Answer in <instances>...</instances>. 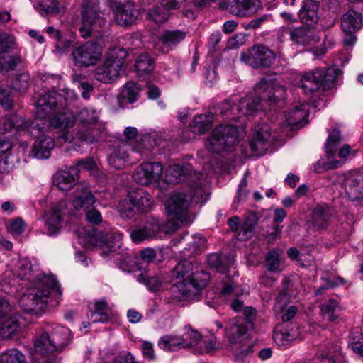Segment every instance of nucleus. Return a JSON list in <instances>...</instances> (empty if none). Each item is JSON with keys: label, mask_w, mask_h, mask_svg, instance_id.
<instances>
[{"label": "nucleus", "mask_w": 363, "mask_h": 363, "mask_svg": "<svg viewBox=\"0 0 363 363\" xmlns=\"http://www.w3.org/2000/svg\"><path fill=\"white\" fill-rule=\"evenodd\" d=\"M193 264L189 260H182L172 269V276L177 279L172 285L171 290L173 292L178 291L186 298L199 294L206 286L210 275L204 271L192 272Z\"/></svg>", "instance_id": "20e7f679"}, {"label": "nucleus", "mask_w": 363, "mask_h": 363, "mask_svg": "<svg viewBox=\"0 0 363 363\" xmlns=\"http://www.w3.org/2000/svg\"><path fill=\"white\" fill-rule=\"evenodd\" d=\"M87 240L91 245L99 250L102 256L108 255L109 252L116 250L122 245V236L119 233H108L104 235L101 232L92 230L86 234Z\"/></svg>", "instance_id": "4468645a"}, {"label": "nucleus", "mask_w": 363, "mask_h": 363, "mask_svg": "<svg viewBox=\"0 0 363 363\" xmlns=\"http://www.w3.org/2000/svg\"><path fill=\"white\" fill-rule=\"evenodd\" d=\"M32 271V264L28 258L19 259L15 266V272L21 279H28Z\"/></svg>", "instance_id": "603ef678"}, {"label": "nucleus", "mask_w": 363, "mask_h": 363, "mask_svg": "<svg viewBox=\"0 0 363 363\" xmlns=\"http://www.w3.org/2000/svg\"><path fill=\"white\" fill-rule=\"evenodd\" d=\"M179 224L174 221H167L164 223L156 218H148L145 223L135 228L130 233L132 240L140 243L145 240L155 238L159 233L163 231L166 233H172L178 229Z\"/></svg>", "instance_id": "9d476101"}, {"label": "nucleus", "mask_w": 363, "mask_h": 363, "mask_svg": "<svg viewBox=\"0 0 363 363\" xmlns=\"http://www.w3.org/2000/svg\"><path fill=\"white\" fill-rule=\"evenodd\" d=\"M99 113L94 108L85 107L79 111L74 116V123L77 122L78 127H90L101 124L99 121Z\"/></svg>", "instance_id": "7c9ffc66"}, {"label": "nucleus", "mask_w": 363, "mask_h": 363, "mask_svg": "<svg viewBox=\"0 0 363 363\" xmlns=\"http://www.w3.org/2000/svg\"><path fill=\"white\" fill-rule=\"evenodd\" d=\"M339 301L337 296L330 295L320 305L321 314L329 321H334L338 317Z\"/></svg>", "instance_id": "4c0bfd02"}, {"label": "nucleus", "mask_w": 363, "mask_h": 363, "mask_svg": "<svg viewBox=\"0 0 363 363\" xmlns=\"http://www.w3.org/2000/svg\"><path fill=\"white\" fill-rule=\"evenodd\" d=\"M16 48L13 36L3 33L0 35V54L5 53Z\"/></svg>", "instance_id": "bf43d9fd"}, {"label": "nucleus", "mask_w": 363, "mask_h": 363, "mask_svg": "<svg viewBox=\"0 0 363 363\" xmlns=\"http://www.w3.org/2000/svg\"><path fill=\"white\" fill-rule=\"evenodd\" d=\"M298 335L296 328H289L284 325L275 328L273 340L279 347H286L290 345Z\"/></svg>", "instance_id": "c756f323"}, {"label": "nucleus", "mask_w": 363, "mask_h": 363, "mask_svg": "<svg viewBox=\"0 0 363 363\" xmlns=\"http://www.w3.org/2000/svg\"><path fill=\"white\" fill-rule=\"evenodd\" d=\"M75 196L72 205L77 211H86L94 206L97 199L93 194L89 186L86 183L78 184L74 191Z\"/></svg>", "instance_id": "412c9836"}, {"label": "nucleus", "mask_w": 363, "mask_h": 363, "mask_svg": "<svg viewBox=\"0 0 363 363\" xmlns=\"http://www.w3.org/2000/svg\"><path fill=\"white\" fill-rule=\"evenodd\" d=\"M0 105L5 109H10L13 107L11 89L8 87L0 88Z\"/></svg>", "instance_id": "052dcab7"}, {"label": "nucleus", "mask_w": 363, "mask_h": 363, "mask_svg": "<svg viewBox=\"0 0 363 363\" xmlns=\"http://www.w3.org/2000/svg\"><path fill=\"white\" fill-rule=\"evenodd\" d=\"M257 225V218L255 215L248 216L244 223H242L239 235H241V239L247 240L254 231Z\"/></svg>", "instance_id": "5fc2aeb1"}, {"label": "nucleus", "mask_w": 363, "mask_h": 363, "mask_svg": "<svg viewBox=\"0 0 363 363\" xmlns=\"http://www.w3.org/2000/svg\"><path fill=\"white\" fill-rule=\"evenodd\" d=\"M0 363H26V357L17 349H9L0 355Z\"/></svg>", "instance_id": "49530a36"}, {"label": "nucleus", "mask_w": 363, "mask_h": 363, "mask_svg": "<svg viewBox=\"0 0 363 363\" xmlns=\"http://www.w3.org/2000/svg\"><path fill=\"white\" fill-rule=\"evenodd\" d=\"M112 363H138V362L130 352L123 351L113 358Z\"/></svg>", "instance_id": "338daca9"}, {"label": "nucleus", "mask_w": 363, "mask_h": 363, "mask_svg": "<svg viewBox=\"0 0 363 363\" xmlns=\"http://www.w3.org/2000/svg\"><path fill=\"white\" fill-rule=\"evenodd\" d=\"M140 88L133 81L127 82L121 91V97L130 104L136 101L139 97Z\"/></svg>", "instance_id": "79ce46f5"}, {"label": "nucleus", "mask_w": 363, "mask_h": 363, "mask_svg": "<svg viewBox=\"0 0 363 363\" xmlns=\"http://www.w3.org/2000/svg\"><path fill=\"white\" fill-rule=\"evenodd\" d=\"M247 330L245 322L242 319L233 318L229 320L225 333L229 341L232 344H235L239 342Z\"/></svg>", "instance_id": "72a5a7b5"}, {"label": "nucleus", "mask_w": 363, "mask_h": 363, "mask_svg": "<svg viewBox=\"0 0 363 363\" xmlns=\"http://www.w3.org/2000/svg\"><path fill=\"white\" fill-rule=\"evenodd\" d=\"M158 346L164 350L174 351L177 347H182L181 337L164 335L160 339Z\"/></svg>", "instance_id": "8fccbe9b"}, {"label": "nucleus", "mask_w": 363, "mask_h": 363, "mask_svg": "<svg viewBox=\"0 0 363 363\" xmlns=\"http://www.w3.org/2000/svg\"><path fill=\"white\" fill-rule=\"evenodd\" d=\"M77 99L76 93L69 89H63L57 93L50 91L41 95L36 102V114L39 118H53L61 115L73 116L66 109Z\"/></svg>", "instance_id": "39448f33"}, {"label": "nucleus", "mask_w": 363, "mask_h": 363, "mask_svg": "<svg viewBox=\"0 0 363 363\" xmlns=\"http://www.w3.org/2000/svg\"><path fill=\"white\" fill-rule=\"evenodd\" d=\"M266 267L269 271L275 272L279 267V255L275 251H270L266 257Z\"/></svg>", "instance_id": "680f3d73"}, {"label": "nucleus", "mask_w": 363, "mask_h": 363, "mask_svg": "<svg viewBox=\"0 0 363 363\" xmlns=\"http://www.w3.org/2000/svg\"><path fill=\"white\" fill-rule=\"evenodd\" d=\"M187 32L184 30H164L158 37V42L162 45V52H168L174 49L186 37Z\"/></svg>", "instance_id": "4be33fe9"}, {"label": "nucleus", "mask_w": 363, "mask_h": 363, "mask_svg": "<svg viewBox=\"0 0 363 363\" xmlns=\"http://www.w3.org/2000/svg\"><path fill=\"white\" fill-rule=\"evenodd\" d=\"M104 125L101 124L94 125L90 127H78L73 139L77 140L86 143L92 144L97 143L104 135ZM71 138V142L72 138Z\"/></svg>", "instance_id": "5701e85b"}, {"label": "nucleus", "mask_w": 363, "mask_h": 363, "mask_svg": "<svg viewBox=\"0 0 363 363\" xmlns=\"http://www.w3.org/2000/svg\"><path fill=\"white\" fill-rule=\"evenodd\" d=\"M118 210L122 217L131 218L137 213H139L138 209L133 201H130V194L129 193L127 197L122 200L118 204Z\"/></svg>", "instance_id": "de8ad7c7"}, {"label": "nucleus", "mask_w": 363, "mask_h": 363, "mask_svg": "<svg viewBox=\"0 0 363 363\" xmlns=\"http://www.w3.org/2000/svg\"><path fill=\"white\" fill-rule=\"evenodd\" d=\"M169 10H166L165 8H162L160 6H155L152 9L149 10L148 16L152 19L156 24L162 25L165 23L169 18Z\"/></svg>", "instance_id": "864d4df0"}, {"label": "nucleus", "mask_w": 363, "mask_h": 363, "mask_svg": "<svg viewBox=\"0 0 363 363\" xmlns=\"http://www.w3.org/2000/svg\"><path fill=\"white\" fill-rule=\"evenodd\" d=\"M79 177V170L76 167H69L66 170L58 172L54 183L62 191H69Z\"/></svg>", "instance_id": "b1692460"}, {"label": "nucleus", "mask_w": 363, "mask_h": 363, "mask_svg": "<svg viewBox=\"0 0 363 363\" xmlns=\"http://www.w3.org/2000/svg\"><path fill=\"white\" fill-rule=\"evenodd\" d=\"M137 281L145 285L151 291H159L162 285V279L157 276H149L147 273H141L137 276Z\"/></svg>", "instance_id": "37998d69"}, {"label": "nucleus", "mask_w": 363, "mask_h": 363, "mask_svg": "<svg viewBox=\"0 0 363 363\" xmlns=\"http://www.w3.org/2000/svg\"><path fill=\"white\" fill-rule=\"evenodd\" d=\"M46 33L52 36L54 39L57 40L56 43V50H58L60 53H62L67 50V49L69 47L70 41L66 40L65 42L62 40L61 33L56 30L53 26H49L46 28Z\"/></svg>", "instance_id": "6e6d98bb"}, {"label": "nucleus", "mask_w": 363, "mask_h": 363, "mask_svg": "<svg viewBox=\"0 0 363 363\" xmlns=\"http://www.w3.org/2000/svg\"><path fill=\"white\" fill-rule=\"evenodd\" d=\"M180 337L182 347H195L198 344L201 334L191 327L186 326L184 328V333Z\"/></svg>", "instance_id": "a18cd8bd"}, {"label": "nucleus", "mask_w": 363, "mask_h": 363, "mask_svg": "<svg viewBox=\"0 0 363 363\" xmlns=\"http://www.w3.org/2000/svg\"><path fill=\"white\" fill-rule=\"evenodd\" d=\"M160 141L161 138L157 133H147L141 135L140 140L137 141L133 150L140 155H145L158 145Z\"/></svg>", "instance_id": "c85d7f7f"}, {"label": "nucleus", "mask_w": 363, "mask_h": 363, "mask_svg": "<svg viewBox=\"0 0 363 363\" xmlns=\"http://www.w3.org/2000/svg\"><path fill=\"white\" fill-rule=\"evenodd\" d=\"M114 12L116 23L121 26H127L135 22L138 16V11L133 2L128 0H108Z\"/></svg>", "instance_id": "2eb2a0df"}, {"label": "nucleus", "mask_w": 363, "mask_h": 363, "mask_svg": "<svg viewBox=\"0 0 363 363\" xmlns=\"http://www.w3.org/2000/svg\"><path fill=\"white\" fill-rule=\"evenodd\" d=\"M227 9L233 15L244 16L255 11L253 0H228Z\"/></svg>", "instance_id": "c9c22d12"}, {"label": "nucleus", "mask_w": 363, "mask_h": 363, "mask_svg": "<svg viewBox=\"0 0 363 363\" xmlns=\"http://www.w3.org/2000/svg\"><path fill=\"white\" fill-rule=\"evenodd\" d=\"M271 138L270 127L262 123L255 128L252 138L250 142V149L257 155H263L268 148Z\"/></svg>", "instance_id": "aec40b11"}, {"label": "nucleus", "mask_w": 363, "mask_h": 363, "mask_svg": "<svg viewBox=\"0 0 363 363\" xmlns=\"http://www.w3.org/2000/svg\"><path fill=\"white\" fill-rule=\"evenodd\" d=\"M330 216V210L329 208L317 206L313 213V222L316 227L324 228L326 227Z\"/></svg>", "instance_id": "c03bdc74"}, {"label": "nucleus", "mask_w": 363, "mask_h": 363, "mask_svg": "<svg viewBox=\"0 0 363 363\" xmlns=\"http://www.w3.org/2000/svg\"><path fill=\"white\" fill-rule=\"evenodd\" d=\"M72 55L77 67H89L100 60L102 48L96 42L88 41L74 48Z\"/></svg>", "instance_id": "ddd939ff"}, {"label": "nucleus", "mask_w": 363, "mask_h": 363, "mask_svg": "<svg viewBox=\"0 0 363 363\" xmlns=\"http://www.w3.org/2000/svg\"><path fill=\"white\" fill-rule=\"evenodd\" d=\"M354 339L355 341L351 345V349L357 355L363 359V335L359 333Z\"/></svg>", "instance_id": "774afa93"}, {"label": "nucleus", "mask_w": 363, "mask_h": 363, "mask_svg": "<svg viewBox=\"0 0 363 363\" xmlns=\"http://www.w3.org/2000/svg\"><path fill=\"white\" fill-rule=\"evenodd\" d=\"M92 323H104L108 319V304L104 299L96 301L94 310L91 311L89 315Z\"/></svg>", "instance_id": "ea45409f"}, {"label": "nucleus", "mask_w": 363, "mask_h": 363, "mask_svg": "<svg viewBox=\"0 0 363 363\" xmlns=\"http://www.w3.org/2000/svg\"><path fill=\"white\" fill-rule=\"evenodd\" d=\"M340 71L334 66L325 69H315L304 73L300 80L301 87L306 95H310L320 89L321 86L333 84Z\"/></svg>", "instance_id": "1a4fd4ad"}, {"label": "nucleus", "mask_w": 363, "mask_h": 363, "mask_svg": "<svg viewBox=\"0 0 363 363\" xmlns=\"http://www.w3.org/2000/svg\"><path fill=\"white\" fill-rule=\"evenodd\" d=\"M21 62V58L17 56H11L9 57L0 58V72L6 73L13 70Z\"/></svg>", "instance_id": "13d9d810"}, {"label": "nucleus", "mask_w": 363, "mask_h": 363, "mask_svg": "<svg viewBox=\"0 0 363 363\" xmlns=\"http://www.w3.org/2000/svg\"><path fill=\"white\" fill-rule=\"evenodd\" d=\"M286 96V89L275 79L263 78L255 86V94L241 99L236 106V111L240 116L252 115L261 108V101H267L269 105L275 104Z\"/></svg>", "instance_id": "7ed1b4c3"}, {"label": "nucleus", "mask_w": 363, "mask_h": 363, "mask_svg": "<svg viewBox=\"0 0 363 363\" xmlns=\"http://www.w3.org/2000/svg\"><path fill=\"white\" fill-rule=\"evenodd\" d=\"M319 5L313 0H306L299 11V16L306 24L315 23L318 20Z\"/></svg>", "instance_id": "e433bc0d"}, {"label": "nucleus", "mask_w": 363, "mask_h": 363, "mask_svg": "<svg viewBox=\"0 0 363 363\" xmlns=\"http://www.w3.org/2000/svg\"><path fill=\"white\" fill-rule=\"evenodd\" d=\"M362 25V18L361 13L350 10L345 13L341 19L342 30L348 34L357 32Z\"/></svg>", "instance_id": "473e14b6"}, {"label": "nucleus", "mask_w": 363, "mask_h": 363, "mask_svg": "<svg viewBox=\"0 0 363 363\" xmlns=\"http://www.w3.org/2000/svg\"><path fill=\"white\" fill-rule=\"evenodd\" d=\"M82 25L79 28L81 35L86 38L91 36L95 28L105 23V18L99 8L91 7L89 4H83L82 12Z\"/></svg>", "instance_id": "dca6fc26"}, {"label": "nucleus", "mask_w": 363, "mask_h": 363, "mask_svg": "<svg viewBox=\"0 0 363 363\" xmlns=\"http://www.w3.org/2000/svg\"><path fill=\"white\" fill-rule=\"evenodd\" d=\"M72 340V333L67 328L57 324L46 323L40 337L34 342L35 350L48 354L64 349Z\"/></svg>", "instance_id": "423d86ee"}, {"label": "nucleus", "mask_w": 363, "mask_h": 363, "mask_svg": "<svg viewBox=\"0 0 363 363\" xmlns=\"http://www.w3.org/2000/svg\"><path fill=\"white\" fill-rule=\"evenodd\" d=\"M62 295L60 287L53 276H39L19 299V306L25 312L41 313L48 304L58 303Z\"/></svg>", "instance_id": "f03ea898"}, {"label": "nucleus", "mask_w": 363, "mask_h": 363, "mask_svg": "<svg viewBox=\"0 0 363 363\" xmlns=\"http://www.w3.org/2000/svg\"><path fill=\"white\" fill-rule=\"evenodd\" d=\"M220 113L226 119L237 120L240 116L236 111V106L232 105L231 100L226 99L220 105Z\"/></svg>", "instance_id": "4d7b16f0"}, {"label": "nucleus", "mask_w": 363, "mask_h": 363, "mask_svg": "<svg viewBox=\"0 0 363 363\" xmlns=\"http://www.w3.org/2000/svg\"><path fill=\"white\" fill-rule=\"evenodd\" d=\"M28 76L20 74L12 82V88L19 92L25 91L28 87Z\"/></svg>", "instance_id": "e2e57ef3"}, {"label": "nucleus", "mask_w": 363, "mask_h": 363, "mask_svg": "<svg viewBox=\"0 0 363 363\" xmlns=\"http://www.w3.org/2000/svg\"><path fill=\"white\" fill-rule=\"evenodd\" d=\"M86 211V220L92 225H98L102 222V216L99 211L91 207Z\"/></svg>", "instance_id": "69168bd1"}, {"label": "nucleus", "mask_w": 363, "mask_h": 363, "mask_svg": "<svg viewBox=\"0 0 363 363\" xmlns=\"http://www.w3.org/2000/svg\"><path fill=\"white\" fill-rule=\"evenodd\" d=\"M342 137L337 129L333 130L325 143V152L328 159L333 157L335 155V147L340 143Z\"/></svg>", "instance_id": "09e8293b"}, {"label": "nucleus", "mask_w": 363, "mask_h": 363, "mask_svg": "<svg viewBox=\"0 0 363 363\" xmlns=\"http://www.w3.org/2000/svg\"><path fill=\"white\" fill-rule=\"evenodd\" d=\"M240 140L237 126L231 124H220L214 128L206 141V147L211 152L220 153L229 150Z\"/></svg>", "instance_id": "6e6552de"}, {"label": "nucleus", "mask_w": 363, "mask_h": 363, "mask_svg": "<svg viewBox=\"0 0 363 363\" xmlns=\"http://www.w3.org/2000/svg\"><path fill=\"white\" fill-rule=\"evenodd\" d=\"M216 337L213 335L199 337L195 346V352L199 354L209 353L215 349Z\"/></svg>", "instance_id": "3c124183"}, {"label": "nucleus", "mask_w": 363, "mask_h": 363, "mask_svg": "<svg viewBox=\"0 0 363 363\" xmlns=\"http://www.w3.org/2000/svg\"><path fill=\"white\" fill-rule=\"evenodd\" d=\"M135 68L139 77H145L153 71L154 61L148 55H140L135 61Z\"/></svg>", "instance_id": "a19ab883"}, {"label": "nucleus", "mask_w": 363, "mask_h": 363, "mask_svg": "<svg viewBox=\"0 0 363 363\" xmlns=\"http://www.w3.org/2000/svg\"><path fill=\"white\" fill-rule=\"evenodd\" d=\"M130 201H133L139 212L148 211L152 203L151 196L142 189L130 191Z\"/></svg>", "instance_id": "58836bf2"}, {"label": "nucleus", "mask_w": 363, "mask_h": 363, "mask_svg": "<svg viewBox=\"0 0 363 363\" xmlns=\"http://www.w3.org/2000/svg\"><path fill=\"white\" fill-rule=\"evenodd\" d=\"M346 196L352 201L363 198V172L351 171L347 172L342 182Z\"/></svg>", "instance_id": "6ab92c4d"}, {"label": "nucleus", "mask_w": 363, "mask_h": 363, "mask_svg": "<svg viewBox=\"0 0 363 363\" xmlns=\"http://www.w3.org/2000/svg\"><path fill=\"white\" fill-rule=\"evenodd\" d=\"M290 40L296 45H306L316 42L314 29L308 25H302L289 29Z\"/></svg>", "instance_id": "a878e982"}, {"label": "nucleus", "mask_w": 363, "mask_h": 363, "mask_svg": "<svg viewBox=\"0 0 363 363\" xmlns=\"http://www.w3.org/2000/svg\"><path fill=\"white\" fill-rule=\"evenodd\" d=\"M128 52L123 48L108 50L102 64L94 71V79L104 84H113L121 77Z\"/></svg>", "instance_id": "0eeeda50"}, {"label": "nucleus", "mask_w": 363, "mask_h": 363, "mask_svg": "<svg viewBox=\"0 0 363 363\" xmlns=\"http://www.w3.org/2000/svg\"><path fill=\"white\" fill-rule=\"evenodd\" d=\"M308 116V106L304 104L296 106L294 108L287 112L285 115L287 125L292 127L296 126L298 128L303 127L307 123V118Z\"/></svg>", "instance_id": "cd10ccee"}, {"label": "nucleus", "mask_w": 363, "mask_h": 363, "mask_svg": "<svg viewBox=\"0 0 363 363\" xmlns=\"http://www.w3.org/2000/svg\"><path fill=\"white\" fill-rule=\"evenodd\" d=\"M73 125V118L65 114L51 119L39 118L36 114V117L32 121H25L22 117L13 115L7 118L4 123V127L6 131L15 128L16 130H23L28 135L37 138L33 145L32 153L38 159L48 158L50 156V151L55 146L51 137H43L45 132L50 128H59L62 133L57 138L67 142L71 140V138L66 129Z\"/></svg>", "instance_id": "f257e3e1"}, {"label": "nucleus", "mask_w": 363, "mask_h": 363, "mask_svg": "<svg viewBox=\"0 0 363 363\" xmlns=\"http://www.w3.org/2000/svg\"><path fill=\"white\" fill-rule=\"evenodd\" d=\"M213 120V115L209 112L197 115L190 124V130L194 134L203 135L211 128Z\"/></svg>", "instance_id": "f704fd0d"}, {"label": "nucleus", "mask_w": 363, "mask_h": 363, "mask_svg": "<svg viewBox=\"0 0 363 363\" xmlns=\"http://www.w3.org/2000/svg\"><path fill=\"white\" fill-rule=\"evenodd\" d=\"M67 203L60 201L44 215L45 228L48 235H56L62 227L63 218L68 213Z\"/></svg>", "instance_id": "a211bd4d"}, {"label": "nucleus", "mask_w": 363, "mask_h": 363, "mask_svg": "<svg viewBox=\"0 0 363 363\" xmlns=\"http://www.w3.org/2000/svg\"><path fill=\"white\" fill-rule=\"evenodd\" d=\"M21 316L15 314L0 321V337L8 340L15 336L21 330Z\"/></svg>", "instance_id": "bb28decb"}, {"label": "nucleus", "mask_w": 363, "mask_h": 363, "mask_svg": "<svg viewBox=\"0 0 363 363\" xmlns=\"http://www.w3.org/2000/svg\"><path fill=\"white\" fill-rule=\"evenodd\" d=\"M163 172L160 162H144L135 171L133 178L138 184L146 186L158 182Z\"/></svg>", "instance_id": "f3484780"}, {"label": "nucleus", "mask_w": 363, "mask_h": 363, "mask_svg": "<svg viewBox=\"0 0 363 363\" xmlns=\"http://www.w3.org/2000/svg\"><path fill=\"white\" fill-rule=\"evenodd\" d=\"M208 265L221 274H228V276H235L234 259L229 256H223L217 253L211 254L207 258Z\"/></svg>", "instance_id": "393cba45"}, {"label": "nucleus", "mask_w": 363, "mask_h": 363, "mask_svg": "<svg viewBox=\"0 0 363 363\" xmlns=\"http://www.w3.org/2000/svg\"><path fill=\"white\" fill-rule=\"evenodd\" d=\"M240 60L252 68H267L273 64L275 54L267 46L257 45L252 46L247 52H242Z\"/></svg>", "instance_id": "f8f14e48"}, {"label": "nucleus", "mask_w": 363, "mask_h": 363, "mask_svg": "<svg viewBox=\"0 0 363 363\" xmlns=\"http://www.w3.org/2000/svg\"><path fill=\"white\" fill-rule=\"evenodd\" d=\"M191 171L192 168L188 164L169 165L166 170V180L169 183H179L186 180Z\"/></svg>", "instance_id": "2f4dec72"}, {"label": "nucleus", "mask_w": 363, "mask_h": 363, "mask_svg": "<svg viewBox=\"0 0 363 363\" xmlns=\"http://www.w3.org/2000/svg\"><path fill=\"white\" fill-rule=\"evenodd\" d=\"M190 199L181 192L172 193L167 200L165 206L167 214L172 216L168 221L178 223V228L186 225L189 221V208Z\"/></svg>", "instance_id": "9b49d317"}, {"label": "nucleus", "mask_w": 363, "mask_h": 363, "mask_svg": "<svg viewBox=\"0 0 363 363\" xmlns=\"http://www.w3.org/2000/svg\"><path fill=\"white\" fill-rule=\"evenodd\" d=\"M297 311H298V309L296 306H286L281 308V309H279V311L278 312L281 314V318L282 321L288 322L294 318V316L297 313Z\"/></svg>", "instance_id": "0e129e2a"}]
</instances>
